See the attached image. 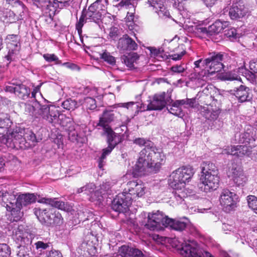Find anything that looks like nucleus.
Here are the masks:
<instances>
[{
	"mask_svg": "<svg viewBox=\"0 0 257 257\" xmlns=\"http://www.w3.org/2000/svg\"><path fill=\"white\" fill-rule=\"evenodd\" d=\"M194 174V169L190 166H183L174 171L170 176L169 186L175 191L173 192L176 200L181 202L188 195V191L185 188Z\"/></svg>",
	"mask_w": 257,
	"mask_h": 257,
	"instance_id": "nucleus-1",
	"label": "nucleus"
},
{
	"mask_svg": "<svg viewBox=\"0 0 257 257\" xmlns=\"http://www.w3.org/2000/svg\"><path fill=\"white\" fill-rule=\"evenodd\" d=\"M11 138L7 139L4 137L2 142L8 144L10 141V146L16 149H26L30 147L32 143L39 142L41 138H37L31 130L28 128L17 127L11 134Z\"/></svg>",
	"mask_w": 257,
	"mask_h": 257,
	"instance_id": "nucleus-2",
	"label": "nucleus"
},
{
	"mask_svg": "<svg viewBox=\"0 0 257 257\" xmlns=\"http://www.w3.org/2000/svg\"><path fill=\"white\" fill-rule=\"evenodd\" d=\"M106 13L105 6L102 3V0H96L87 9H83L79 20L76 24V29L80 33L84 24L88 22H93L100 26Z\"/></svg>",
	"mask_w": 257,
	"mask_h": 257,
	"instance_id": "nucleus-3",
	"label": "nucleus"
},
{
	"mask_svg": "<svg viewBox=\"0 0 257 257\" xmlns=\"http://www.w3.org/2000/svg\"><path fill=\"white\" fill-rule=\"evenodd\" d=\"M25 111L35 117H42L50 123H56L58 121L59 112L56 108L49 104L42 105L35 100L32 104L24 103Z\"/></svg>",
	"mask_w": 257,
	"mask_h": 257,
	"instance_id": "nucleus-4",
	"label": "nucleus"
},
{
	"mask_svg": "<svg viewBox=\"0 0 257 257\" xmlns=\"http://www.w3.org/2000/svg\"><path fill=\"white\" fill-rule=\"evenodd\" d=\"M34 212L39 220L47 226L60 225L63 223L61 214L54 212L53 209L35 208Z\"/></svg>",
	"mask_w": 257,
	"mask_h": 257,
	"instance_id": "nucleus-5",
	"label": "nucleus"
},
{
	"mask_svg": "<svg viewBox=\"0 0 257 257\" xmlns=\"http://www.w3.org/2000/svg\"><path fill=\"white\" fill-rule=\"evenodd\" d=\"M152 145H147L139 153L138 161L135 166V171L142 175L148 168H152Z\"/></svg>",
	"mask_w": 257,
	"mask_h": 257,
	"instance_id": "nucleus-6",
	"label": "nucleus"
},
{
	"mask_svg": "<svg viewBox=\"0 0 257 257\" xmlns=\"http://www.w3.org/2000/svg\"><path fill=\"white\" fill-rule=\"evenodd\" d=\"M224 55L221 53L212 52L203 61L202 65L207 69L208 73L213 74L221 71L224 67L223 61Z\"/></svg>",
	"mask_w": 257,
	"mask_h": 257,
	"instance_id": "nucleus-7",
	"label": "nucleus"
},
{
	"mask_svg": "<svg viewBox=\"0 0 257 257\" xmlns=\"http://www.w3.org/2000/svg\"><path fill=\"white\" fill-rule=\"evenodd\" d=\"M167 217L159 211L153 213H149L148 216V221L145 226L152 231L162 230L164 227H166Z\"/></svg>",
	"mask_w": 257,
	"mask_h": 257,
	"instance_id": "nucleus-8",
	"label": "nucleus"
},
{
	"mask_svg": "<svg viewBox=\"0 0 257 257\" xmlns=\"http://www.w3.org/2000/svg\"><path fill=\"white\" fill-rule=\"evenodd\" d=\"M219 179L217 174H202L200 178L199 189L205 192L216 190L218 187Z\"/></svg>",
	"mask_w": 257,
	"mask_h": 257,
	"instance_id": "nucleus-9",
	"label": "nucleus"
},
{
	"mask_svg": "<svg viewBox=\"0 0 257 257\" xmlns=\"http://www.w3.org/2000/svg\"><path fill=\"white\" fill-rule=\"evenodd\" d=\"M133 198L130 195H126L124 192L119 193L113 199L111 203V208L118 213H125L128 210Z\"/></svg>",
	"mask_w": 257,
	"mask_h": 257,
	"instance_id": "nucleus-10",
	"label": "nucleus"
},
{
	"mask_svg": "<svg viewBox=\"0 0 257 257\" xmlns=\"http://www.w3.org/2000/svg\"><path fill=\"white\" fill-rule=\"evenodd\" d=\"M172 102V99L169 94L163 92L154 95L152 100L148 104L147 110H161Z\"/></svg>",
	"mask_w": 257,
	"mask_h": 257,
	"instance_id": "nucleus-11",
	"label": "nucleus"
},
{
	"mask_svg": "<svg viewBox=\"0 0 257 257\" xmlns=\"http://www.w3.org/2000/svg\"><path fill=\"white\" fill-rule=\"evenodd\" d=\"M180 253L185 257H208L209 253L199 248L197 245L183 243L178 248Z\"/></svg>",
	"mask_w": 257,
	"mask_h": 257,
	"instance_id": "nucleus-12",
	"label": "nucleus"
},
{
	"mask_svg": "<svg viewBox=\"0 0 257 257\" xmlns=\"http://www.w3.org/2000/svg\"><path fill=\"white\" fill-rule=\"evenodd\" d=\"M116 112L113 110H105L99 118L97 126L101 127L106 135H116L109 125L114 120Z\"/></svg>",
	"mask_w": 257,
	"mask_h": 257,
	"instance_id": "nucleus-13",
	"label": "nucleus"
},
{
	"mask_svg": "<svg viewBox=\"0 0 257 257\" xmlns=\"http://www.w3.org/2000/svg\"><path fill=\"white\" fill-rule=\"evenodd\" d=\"M228 177L231 178L233 182L237 186L243 185L246 181L242 169L236 164L232 163L229 167L227 171Z\"/></svg>",
	"mask_w": 257,
	"mask_h": 257,
	"instance_id": "nucleus-14",
	"label": "nucleus"
},
{
	"mask_svg": "<svg viewBox=\"0 0 257 257\" xmlns=\"http://www.w3.org/2000/svg\"><path fill=\"white\" fill-rule=\"evenodd\" d=\"M247 12L244 0H235L233 2L229 9V15L231 19L235 20L243 17Z\"/></svg>",
	"mask_w": 257,
	"mask_h": 257,
	"instance_id": "nucleus-15",
	"label": "nucleus"
},
{
	"mask_svg": "<svg viewBox=\"0 0 257 257\" xmlns=\"http://www.w3.org/2000/svg\"><path fill=\"white\" fill-rule=\"evenodd\" d=\"M116 257H147L143 252L136 248L123 245L119 247Z\"/></svg>",
	"mask_w": 257,
	"mask_h": 257,
	"instance_id": "nucleus-16",
	"label": "nucleus"
},
{
	"mask_svg": "<svg viewBox=\"0 0 257 257\" xmlns=\"http://www.w3.org/2000/svg\"><path fill=\"white\" fill-rule=\"evenodd\" d=\"M252 151V147L250 146L239 145L228 148L225 153L236 156L237 157H250Z\"/></svg>",
	"mask_w": 257,
	"mask_h": 257,
	"instance_id": "nucleus-17",
	"label": "nucleus"
},
{
	"mask_svg": "<svg viewBox=\"0 0 257 257\" xmlns=\"http://www.w3.org/2000/svg\"><path fill=\"white\" fill-rule=\"evenodd\" d=\"M96 237L91 233H88L84 238L83 241L80 246L82 250L87 252L90 254L95 253L96 251Z\"/></svg>",
	"mask_w": 257,
	"mask_h": 257,
	"instance_id": "nucleus-18",
	"label": "nucleus"
},
{
	"mask_svg": "<svg viewBox=\"0 0 257 257\" xmlns=\"http://www.w3.org/2000/svg\"><path fill=\"white\" fill-rule=\"evenodd\" d=\"M236 195L227 189L222 190L220 196V204L224 206L231 207L236 202Z\"/></svg>",
	"mask_w": 257,
	"mask_h": 257,
	"instance_id": "nucleus-19",
	"label": "nucleus"
},
{
	"mask_svg": "<svg viewBox=\"0 0 257 257\" xmlns=\"http://www.w3.org/2000/svg\"><path fill=\"white\" fill-rule=\"evenodd\" d=\"M136 42L127 35H124L120 38L118 42L117 47L121 50H136L138 48Z\"/></svg>",
	"mask_w": 257,
	"mask_h": 257,
	"instance_id": "nucleus-20",
	"label": "nucleus"
},
{
	"mask_svg": "<svg viewBox=\"0 0 257 257\" xmlns=\"http://www.w3.org/2000/svg\"><path fill=\"white\" fill-rule=\"evenodd\" d=\"M6 2L15 8L18 20H23L26 17L27 9L22 2L19 0H6Z\"/></svg>",
	"mask_w": 257,
	"mask_h": 257,
	"instance_id": "nucleus-21",
	"label": "nucleus"
},
{
	"mask_svg": "<svg viewBox=\"0 0 257 257\" xmlns=\"http://www.w3.org/2000/svg\"><path fill=\"white\" fill-rule=\"evenodd\" d=\"M166 227L170 226L173 229L177 231H182L184 230L189 223L187 218H184L179 220L172 219L167 217Z\"/></svg>",
	"mask_w": 257,
	"mask_h": 257,
	"instance_id": "nucleus-22",
	"label": "nucleus"
},
{
	"mask_svg": "<svg viewBox=\"0 0 257 257\" xmlns=\"http://www.w3.org/2000/svg\"><path fill=\"white\" fill-rule=\"evenodd\" d=\"M108 146L102 150L101 159H105L106 157L110 154L112 150L119 142V138L117 135H106Z\"/></svg>",
	"mask_w": 257,
	"mask_h": 257,
	"instance_id": "nucleus-23",
	"label": "nucleus"
},
{
	"mask_svg": "<svg viewBox=\"0 0 257 257\" xmlns=\"http://www.w3.org/2000/svg\"><path fill=\"white\" fill-rule=\"evenodd\" d=\"M152 152L154 155H152V167L154 166L159 168L161 165L165 163L166 156L161 149H157L153 145H152Z\"/></svg>",
	"mask_w": 257,
	"mask_h": 257,
	"instance_id": "nucleus-24",
	"label": "nucleus"
},
{
	"mask_svg": "<svg viewBox=\"0 0 257 257\" xmlns=\"http://www.w3.org/2000/svg\"><path fill=\"white\" fill-rule=\"evenodd\" d=\"M38 202L49 205L52 207H54L62 210L68 209V205L66 203L63 201L58 200L56 198H50L42 197L39 199Z\"/></svg>",
	"mask_w": 257,
	"mask_h": 257,
	"instance_id": "nucleus-25",
	"label": "nucleus"
},
{
	"mask_svg": "<svg viewBox=\"0 0 257 257\" xmlns=\"http://www.w3.org/2000/svg\"><path fill=\"white\" fill-rule=\"evenodd\" d=\"M228 25L227 22H222L220 20L215 21L213 24L207 27L208 33L210 37L217 35L226 28Z\"/></svg>",
	"mask_w": 257,
	"mask_h": 257,
	"instance_id": "nucleus-26",
	"label": "nucleus"
},
{
	"mask_svg": "<svg viewBox=\"0 0 257 257\" xmlns=\"http://www.w3.org/2000/svg\"><path fill=\"white\" fill-rule=\"evenodd\" d=\"M189 31L191 32L197 37L206 39L210 37L207 28L201 25H196L189 27Z\"/></svg>",
	"mask_w": 257,
	"mask_h": 257,
	"instance_id": "nucleus-27",
	"label": "nucleus"
},
{
	"mask_svg": "<svg viewBox=\"0 0 257 257\" xmlns=\"http://www.w3.org/2000/svg\"><path fill=\"white\" fill-rule=\"evenodd\" d=\"M36 199V196L34 194H21L17 198L16 202L17 203L16 204L20 207H23L34 202Z\"/></svg>",
	"mask_w": 257,
	"mask_h": 257,
	"instance_id": "nucleus-28",
	"label": "nucleus"
},
{
	"mask_svg": "<svg viewBox=\"0 0 257 257\" xmlns=\"http://www.w3.org/2000/svg\"><path fill=\"white\" fill-rule=\"evenodd\" d=\"M0 19L6 23H13L18 21L16 14L9 10L0 11Z\"/></svg>",
	"mask_w": 257,
	"mask_h": 257,
	"instance_id": "nucleus-29",
	"label": "nucleus"
},
{
	"mask_svg": "<svg viewBox=\"0 0 257 257\" xmlns=\"http://www.w3.org/2000/svg\"><path fill=\"white\" fill-rule=\"evenodd\" d=\"M38 7L41 8L42 11L50 16L55 14L56 7L49 1L42 0L40 1Z\"/></svg>",
	"mask_w": 257,
	"mask_h": 257,
	"instance_id": "nucleus-30",
	"label": "nucleus"
},
{
	"mask_svg": "<svg viewBox=\"0 0 257 257\" xmlns=\"http://www.w3.org/2000/svg\"><path fill=\"white\" fill-rule=\"evenodd\" d=\"M30 88L22 83L17 85L15 95L20 98L25 100L30 97Z\"/></svg>",
	"mask_w": 257,
	"mask_h": 257,
	"instance_id": "nucleus-31",
	"label": "nucleus"
},
{
	"mask_svg": "<svg viewBox=\"0 0 257 257\" xmlns=\"http://www.w3.org/2000/svg\"><path fill=\"white\" fill-rule=\"evenodd\" d=\"M248 88L241 85L235 91L234 95L240 102H244L250 99L248 94Z\"/></svg>",
	"mask_w": 257,
	"mask_h": 257,
	"instance_id": "nucleus-32",
	"label": "nucleus"
},
{
	"mask_svg": "<svg viewBox=\"0 0 257 257\" xmlns=\"http://www.w3.org/2000/svg\"><path fill=\"white\" fill-rule=\"evenodd\" d=\"M22 207L15 204L12 206H10L7 204V209L11 212V214L14 217V220L18 221L20 220L23 215V212L21 211Z\"/></svg>",
	"mask_w": 257,
	"mask_h": 257,
	"instance_id": "nucleus-33",
	"label": "nucleus"
},
{
	"mask_svg": "<svg viewBox=\"0 0 257 257\" xmlns=\"http://www.w3.org/2000/svg\"><path fill=\"white\" fill-rule=\"evenodd\" d=\"M201 173L217 174L218 170L213 163L210 162H204L201 165Z\"/></svg>",
	"mask_w": 257,
	"mask_h": 257,
	"instance_id": "nucleus-34",
	"label": "nucleus"
},
{
	"mask_svg": "<svg viewBox=\"0 0 257 257\" xmlns=\"http://www.w3.org/2000/svg\"><path fill=\"white\" fill-rule=\"evenodd\" d=\"M139 59V56L136 53H132L127 55H123L121 57L123 62L127 67H133L134 63Z\"/></svg>",
	"mask_w": 257,
	"mask_h": 257,
	"instance_id": "nucleus-35",
	"label": "nucleus"
},
{
	"mask_svg": "<svg viewBox=\"0 0 257 257\" xmlns=\"http://www.w3.org/2000/svg\"><path fill=\"white\" fill-rule=\"evenodd\" d=\"M80 102L81 105L87 109L93 110L97 107L96 100L92 97H85L83 100L80 101Z\"/></svg>",
	"mask_w": 257,
	"mask_h": 257,
	"instance_id": "nucleus-36",
	"label": "nucleus"
},
{
	"mask_svg": "<svg viewBox=\"0 0 257 257\" xmlns=\"http://www.w3.org/2000/svg\"><path fill=\"white\" fill-rule=\"evenodd\" d=\"M33 235L28 233H25L22 235L19 236L18 239L20 240V245L33 247L32 245Z\"/></svg>",
	"mask_w": 257,
	"mask_h": 257,
	"instance_id": "nucleus-37",
	"label": "nucleus"
},
{
	"mask_svg": "<svg viewBox=\"0 0 257 257\" xmlns=\"http://www.w3.org/2000/svg\"><path fill=\"white\" fill-rule=\"evenodd\" d=\"M32 247L31 246L19 245L17 247V254L20 257L30 256L32 253Z\"/></svg>",
	"mask_w": 257,
	"mask_h": 257,
	"instance_id": "nucleus-38",
	"label": "nucleus"
},
{
	"mask_svg": "<svg viewBox=\"0 0 257 257\" xmlns=\"http://www.w3.org/2000/svg\"><path fill=\"white\" fill-rule=\"evenodd\" d=\"M145 187L142 183H140L139 185L135 188L134 191L132 193H127L124 192L126 195H130V197L133 198V200L135 199L136 197H140L145 194Z\"/></svg>",
	"mask_w": 257,
	"mask_h": 257,
	"instance_id": "nucleus-39",
	"label": "nucleus"
},
{
	"mask_svg": "<svg viewBox=\"0 0 257 257\" xmlns=\"http://www.w3.org/2000/svg\"><path fill=\"white\" fill-rule=\"evenodd\" d=\"M95 188L96 187L94 183H89L87 184L85 186L78 188L76 190V193L80 194L84 192L87 195H90Z\"/></svg>",
	"mask_w": 257,
	"mask_h": 257,
	"instance_id": "nucleus-40",
	"label": "nucleus"
},
{
	"mask_svg": "<svg viewBox=\"0 0 257 257\" xmlns=\"http://www.w3.org/2000/svg\"><path fill=\"white\" fill-rule=\"evenodd\" d=\"M2 198L5 204H6V207L7 204H8L10 206H12L13 205H15L17 203V202H16L17 198L16 197V195L14 194H9L6 192L5 193L2 194Z\"/></svg>",
	"mask_w": 257,
	"mask_h": 257,
	"instance_id": "nucleus-41",
	"label": "nucleus"
},
{
	"mask_svg": "<svg viewBox=\"0 0 257 257\" xmlns=\"http://www.w3.org/2000/svg\"><path fill=\"white\" fill-rule=\"evenodd\" d=\"M61 106L68 110H74L78 107V104L75 100L67 99L62 103Z\"/></svg>",
	"mask_w": 257,
	"mask_h": 257,
	"instance_id": "nucleus-42",
	"label": "nucleus"
},
{
	"mask_svg": "<svg viewBox=\"0 0 257 257\" xmlns=\"http://www.w3.org/2000/svg\"><path fill=\"white\" fill-rule=\"evenodd\" d=\"M170 107H167V109L170 113L174 114V115L181 117L183 116L182 109L181 107H179L178 105H175V102L172 100V102L169 104Z\"/></svg>",
	"mask_w": 257,
	"mask_h": 257,
	"instance_id": "nucleus-43",
	"label": "nucleus"
},
{
	"mask_svg": "<svg viewBox=\"0 0 257 257\" xmlns=\"http://www.w3.org/2000/svg\"><path fill=\"white\" fill-rule=\"evenodd\" d=\"M251 79L257 77V59H252L249 62V71L248 72Z\"/></svg>",
	"mask_w": 257,
	"mask_h": 257,
	"instance_id": "nucleus-44",
	"label": "nucleus"
},
{
	"mask_svg": "<svg viewBox=\"0 0 257 257\" xmlns=\"http://www.w3.org/2000/svg\"><path fill=\"white\" fill-rule=\"evenodd\" d=\"M100 58L109 64L114 65L115 63V58L110 55V53L105 50L102 53L99 54Z\"/></svg>",
	"mask_w": 257,
	"mask_h": 257,
	"instance_id": "nucleus-45",
	"label": "nucleus"
},
{
	"mask_svg": "<svg viewBox=\"0 0 257 257\" xmlns=\"http://www.w3.org/2000/svg\"><path fill=\"white\" fill-rule=\"evenodd\" d=\"M224 35L230 40H233L239 38V34L236 32V30L234 28H228L224 31Z\"/></svg>",
	"mask_w": 257,
	"mask_h": 257,
	"instance_id": "nucleus-46",
	"label": "nucleus"
},
{
	"mask_svg": "<svg viewBox=\"0 0 257 257\" xmlns=\"http://www.w3.org/2000/svg\"><path fill=\"white\" fill-rule=\"evenodd\" d=\"M68 132V137L71 142H75L77 141L78 134L75 131L74 125H70L67 128Z\"/></svg>",
	"mask_w": 257,
	"mask_h": 257,
	"instance_id": "nucleus-47",
	"label": "nucleus"
},
{
	"mask_svg": "<svg viewBox=\"0 0 257 257\" xmlns=\"http://www.w3.org/2000/svg\"><path fill=\"white\" fill-rule=\"evenodd\" d=\"M247 200L249 207L257 214V198L255 196L249 195L247 196Z\"/></svg>",
	"mask_w": 257,
	"mask_h": 257,
	"instance_id": "nucleus-48",
	"label": "nucleus"
},
{
	"mask_svg": "<svg viewBox=\"0 0 257 257\" xmlns=\"http://www.w3.org/2000/svg\"><path fill=\"white\" fill-rule=\"evenodd\" d=\"M104 195V193H103L100 189L96 190H94L90 195V199L91 201H94L95 200L101 201Z\"/></svg>",
	"mask_w": 257,
	"mask_h": 257,
	"instance_id": "nucleus-49",
	"label": "nucleus"
},
{
	"mask_svg": "<svg viewBox=\"0 0 257 257\" xmlns=\"http://www.w3.org/2000/svg\"><path fill=\"white\" fill-rule=\"evenodd\" d=\"M11 254L9 246L5 243L0 244V257H9Z\"/></svg>",
	"mask_w": 257,
	"mask_h": 257,
	"instance_id": "nucleus-50",
	"label": "nucleus"
},
{
	"mask_svg": "<svg viewBox=\"0 0 257 257\" xmlns=\"http://www.w3.org/2000/svg\"><path fill=\"white\" fill-rule=\"evenodd\" d=\"M43 57L47 62H55V64L58 65L62 64L61 61L59 60L58 58L54 54H45L43 55Z\"/></svg>",
	"mask_w": 257,
	"mask_h": 257,
	"instance_id": "nucleus-51",
	"label": "nucleus"
},
{
	"mask_svg": "<svg viewBox=\"0 0 257 257\" xmlns=\"http://www.w3.org/2000/svg\"><path fill=\"white\" fill-rule=\"evenodd\" d=\"M159 17L161 19H165L170 17V13L166 8L163 5L157 11H156Z\"/></svg>",
	"mask_w": 257,
	"mask_h": 257,
	"instance_id": "nucleus-52",
	"label": "nucleus"
},
{
	"mask_svg": "<svg viewBox=\"0 0 257 257\" xmlns=\"http://www.w3.org/2000/svg\"><path fill=\"white\" fill-rule=\"evenodd\" d=\"M118 105L120 107H125L127 109L132 111L134 110H137L139 107V105L137 103L133 101L126 103H120L118 104Z\"/></svg>",
	"mask_w": 257,
	"mask_h": 257,
	"instance_id": "nucleus-53",
	"label": "nucleus"
},
{
	"mask_svg": "<svg viewBox=\"0 0 257 257\" xmlns=\"http://www.w3.org/2000/svg\"><path fill=\"white\" fill-rule=\"evenodd\" d=\"M140 183L142 182L141 181L138 182L135 181L127 182L126 185L127 188L125 189V192L127 191V193H132L134 191L135 188H136Z\"/></svg>",
	"mask_w": 257,
	"mask_h": 257,
	"instance_id": "nucleus-54",
	"label": "nucleus"
},
{
	"mask_svg": "<svg viewBox=\"0 0 257 257\" xmlns=\"http://www.w3.org/2000/svg\"><path fill=\"white\" fill-rule=\"evenodd\" d=\"M174 6L179 11L184 10L187 4L186 0H174Z\"/></svg>",
	"mask_w": 257,
	"mask_h": 257,
	"instance_id": "nucleus-55",
	"label": "nucleus"
},
{
	"mask_svg": "<svg viewBox=\"0 0 257 257\" xmlns=\"http://www.w3.org/2000/svg\"><path fill=\"white\" fill-rule=\"evenodd\" d=\"M134 143L136 145L140 146H145V147L147 145H153V144L148 140H145L144 138H139L134 140Z\"/></svg>",
	"mask_w": 257,
	"mask_h": 257,
	"instance_id": "nucleus-56",
	"label": "nucleus"
},
{
	"mask_svg": "<svg viewBox=\"0 0 257 257\" xmlns=\"http://www.w3.org/2000/svg\"><path fill=\"white\" fill-rule=\"evenodd\" d=\"M147 3L150 6L153 7L157 11L163 4L161 0H148Z\"/></svg>",
	"mask_w": 257,
	"mask_h": 257,
	"instance_id": "nucleus-57",
	"label": "nucleus"
},
{
	"mask_svg": "<svg viewBox=\"0 0 257 257\" xmlns=\"http://www.w3.org/2000/svg\"><path fill=\"white\" fill-rule=\"evenodd\" d=\"M79 217L81 220L84 221L88 220L89 218L92 216V214L89 211H87L86 209L85 211H79L78 213Z\"/></svg>",
	"mask_w": 257,
	"mask_h": 257,
	"instance_id": "nucleus-58",
	"label": "nucleus"
},
{
	"mask_svg": "<svg viewBox=\"0 0 257 257\" xmlns=\"http://www.w3.org/2000/svg\"><path fill=\"white\" fill-rule=\"evenodd\" d=\"M49 243H45L42 241H38L35 243V245L37 250L42 251L48 248L49 247Z\"/></svg>",
	"mask_w": 257,
	"mask_h": 257,
	"instance_id": "nucleus-59",
	"label": "nucleus"
},
{
	"mask_svg": "<svg viewBox=\"0 0 257 257\" xmlns=\"http://www.w3.org/2000/svg\"><path fill=\"white\" fill-rule=\"evenodd\" d=\"M46 257H63V255L59 250L52 249L47 254Z\"/></svg>",
	"mask_w": 257,
	"mask_h": 257,
	"instance_id": "nucleus-60",
	"label": "nucleus"
},
{
	"mask_svg": "<svg viewBox=\"0 0 257 257\" xmlns=\"http://www.w3.org/2000/svg\"><path fill=\"white\" fill-rule=\"evenodd\" d=\"M7 39L10 41H11L12 42H14L13 43H10V45H14V46L17 47L18 46V36L16 35H8L7 37Z\"/></svg>",
	"mask_w": 257,
	"mask_h": 257,
	"instance_id": "nucleus-61",
	"label": "nucleus"
},
{
	"mask_svg": "<svg viewBox=\"0 0 257 257\" xmlns=\"http://www.w3.org/2000/svg\"><path fill=\"white\" fill-rule=\"evenodd\" d=\"M186 68H185L182 65H174L173 66L171 70L174 73H181L183 72L185 70Z\"/></svg>",
	"mask_w": 257,
	"mask_h": 257,
	"instance_id": "nucleus-62",
	"label": "nucleus"
},
{
	"mask_svg": "<svg viewBox=\"0 0 257 257\" xmlns=\"http://www.w3.org/2000/svg\"><path fill=\"white\" fill-rule=\"evenodd\" d=\"M17 85H18V84L14 83L10 85H6L4 88V90L6 92L14 93L15 94Z\"/></svg>",
	"mask_w": 257,
	"mask_h": 257,
	"instance_id": "nucleus-63",
	"label": "nucleus"
},
{
	"mask_svg": "<svg viewBox=\"0 0 257 257\" xmlns=\"http://www.w3.org/2000/svg\"><path fill=\"white\" fill-rule=\"evenodd\" d=\"M111 188V184L109 182H106L104 183H103L101 186L100 189L101 190V191L104 193L105 194V193L108 191Z\"/></svg>",
	"mask_w": 257,
	"mask_h": 257,
	"instance_id": "nucleus-64",
	"label": "nucleus"
}]
</instances>
